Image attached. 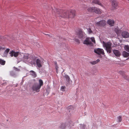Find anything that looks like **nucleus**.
Masks as SVG:
<instances>
[{"instance_id":"obj_1","label":"nucleus","mask_w":129,"mask_h":129,"mask_svg":"<svg viewBox=\"0 0 129 129\" xmlns=\"http://www.w3.org/2000/svg\"><path fill=\"white\" fill-rule=\"evenodd\" d=\"M56 11L58 16H60L62 18H73L75 15V11L74 10L66 11L57 9Z\"/></svg>"},{"instance_id":"obj_35","label":"nucleus","mask_w":129,"mask_h":129,"mask_svg":"<svg viewBox=\"0 0 129 129\" xmlns=\"http://www.w3.org/2000/svg\"><path fill=\"white\" fill-rule=\"evenodd\" d=\"M75 41L76 42H77L78 43H80L79 40H78V39H75Z\"/></svg>"},{"instance_id":"obj_27","label":"nucleus","mask_w":129,"mask_h":129,"mask_svg":"<svg viewBox=\"0 0 129 129\" xmlns=\"http://www.w3.org/2000/svg\"><path fill=\"white\" fill-rule=\"evenodd\" d=\"M117 121L118 122H121L122 120V116H119L117 117Z\"/></svg>"},{"instance_id":"obj_4","label":"nucleus","mask_w":129,"mask_h":129,"mask_svg":"<svg viewBox=\"0 0 129 129\" xmlns=\"http://www.w3.org/2000/svg\"><path fill=\"white\" fill-rule=\"evenodd\" d=\"M106 24V21L104 20H102L95 23V25L98 26L103 27L105 26Z\"/></svg>"},{"instance_id":"obj_18","label":"nucleus","mask_w":129,"mask_h":129,"mask_svg":"<svg viewBox=\"0 0 129 129\" xmlns=\"http://www.w3.org/2000/svg\"><path fill=\"white\" fill-rule=\"evenodd\" d=\"M122 55L124 57H127L129 56V53H128L125 51H123L122 53Z\"/></svg>"},{"instance_id":"obj_6","label":"nucleus","mask_w":129,"mask_h":129,"mask_svg":"<svg viewBox=\"0 0 129 129\" xmlns=\"http://www.w3.org/2000/svg\"><path fill=\"white\" fill-rule=\"evenodd\" d=\"M94 52L99 55H104L105 54L104 50L102 49L98 48L94 50Z\"/></svg>"},{"instance_id":"obj_9","label":"nucleus","mask_w":129,"mask_h":129,"mask_svg":"<svg viewBox=\"0 0 129 129\" xmlns=\"http://www.w3.org/2000/svg\"><path fill=\"white\" fill-rule=\"evenodd\" d=\"M5 51L3 53L2 52H0V54L3 57H6L7 55L9 52L10 49L9 48H7L6 50H5Z\"/></svg>"},{"instance_id":"obj_12","label":"nucleus","mask_w":129,"mask_h":129,"mask_svg":"<svg viewBox=\"0 0 129 129\" xmlns=\"http://www.w3.org/2000/svg\"><path fill=\"white\" fill-rule=\"evenodd\" d=\"M107 23L111 26H113L114 25L115 22L113 20L109 19L107 21Z\"/></svg>"},{"instance_id":"obj_10","label":"nucleus","mask_w":129,"mask_h":129,"mask_svg":"<svg viewBox=\"0 0 129 129\" xmlns=\"http://www.w3.org/2000/svg\"><path fill=\"white\" fill-rule=\"evenodd\" d=\"M9 54H10L11 57H13V56L15 57L17 56L20 54V52H15L14 51H12L9 52Z\"/></svg>"},{"instance_id":"obj_36","label":"nucleus","mask_w":129,"mask_h":129,"mask_svg":"<svg viewBox=\"0 0 129 129\" xmlns=\"http://www.w3.org/2000/svg\"><path fill=\"white\" fill-rule=\"evenodd\" d=\"M84 125V126H86V125Z\"/></svg>"},{"instance_id":"obj_20","label":"nucleus","mask_w":129,"mask_h":129,"mask_svg":"<svg viewBox=\"0 0 129 129\" xmlns=\"http://www.w3.org/2000/svg\"><path fill=\"white\" fill-rule=\"evenodd\" d=\"M119 72L120 74L122 75L123 77L124 78L126 79L127 80H128V79L127 78V77L125 75L124 73V72L122 71H120Z\"/></svg>"},{"instance_id":"obj_2","label":"nucleus","mask_w":129,"mask_h":129,"mask_svg":"<svg viewBox=\"0 0 129 129\" xmlns=\"http://www.w3.org/2000/svg\"><path fill=\"white\" fill-rule=\"evenodd\" d=\"M111 43L110 42L105 43L103 42V46L106 48L107 52L109 53H110L111 52Z\"/></svg>"},{"instance_id":"obj_19","label":"nucleus","mask_w":129,"mask_h":129,"mask_svg":"<svg viewBox=\"0 0 129 129\" xmlns=\"http://www.w3.org/2000/svg\"><path fill=\"white\" fill-rule=\"evenodd\" d=\"M92 2L94 4H97L100 6H102L101 3L99 1V0H93L92 1Z\"/></svg>"},{"instance_id":"obj_29","label":"nucleus","mask_w":129,"mask_h":129,"mask_svg":"<svg viewBox=\"0 0 129 129\" xmlns=\"http://www.w3.org/2000/svg\"><path fill=\"white\" fill-rule=\"evenodd\" d=\"M94 7H90L88 8L87 9L88 12H93L94 8Z\"/></svg>"},{"instance_id":"obj_34","label":"nucleus","mask_w":129,"mask_h":129,"mask_svg":"<svg viewBox=\"0 0 129 129\" xmlns=\"http://www.w3.org/2000/svg\"><path fill=\"white\" fill-rule=\"evenodd\" d=\"M66 88V87L65 86H62L61 87V90L63 91H64V89Z\"/></svg>"},{"instance_id":"obj_16","label":"nucleus","mask_w":129,"mask_h":129,"mask_svg":"<svg viewBox=\"0 0 129 129\" xmlns=\"http://www.w3.org/2000/svg\"><path fill=\"white\" fill-rule=\"evenodd\" d=\"M114 31L117 35H119L121 33V30L119 29L118 27L115 28Z\"/></svg>"},{"instance_id":"obj_25","label":"nucleus","mask_w":129,"mask_h":129,"mask_svg":"<svg viewBox=\"0 0 129 129\" xmlns=\"http://www.w3.org/2000/svg\"><path fill=\"white\" fill-rule=\"evenodd\" d=\"M29 55L27 54H24L23 58L26 60H27L28 58Z\"/></svg>"},{"instance_id":"obj_3","label":"nucleus","mask_w":129,"mask_h":129,"mask_svg":"<svg viewBox=\"0 0 129 129\" xmlns=\"http://www.w3.org/2000/svg\"><path fill=\"white\" fill-rule=\"evenodd\" d=\"M40 88L41 87L38 85V84L37 83L34 84L31 87V89L33 91L37 92H38L40 91Z\"/></svg>"},{"instance_id":"obj_17","label":"nucleus","mask_w":129,"mask_h":129,"mask_svg":"<svg viewBox=\"0 0 129 129\" xmlns=\"http://www.w3.org/2000/svg\"><path fill=\"white\" fill-rule=\"evenodd\" d=\"M30 72V74L32 75L34 78H35L37 76V74L36 72L33 71H31Z\"/></svg>"},{"instance_id":"obj_15","label":"nucleus","mask_w":129,"mask_h":129,"mask_svg":"<svg viewBox=\"0 0 129 129\" xmlns=\"http://www.w3.org/2000/svg\"><path fill=\"white\" fill-rule=\"evenodd\" d=\"M36 62L37 66L38 67L40 68L42 67V65L41 64V61L40 59H37Z\"/></svg>"},{"instance_id":"obj_7","label":"nucleus","mask_w":129,"mask_h":129,"mask_svg":"<svg viewBox=\"0 0 129 129\" xmlns=\"http://www.w3.org/2000/svg\"><path fill=\"white\" fill-rule=\"evenodd\" d=\"M83 43L84 44L87 45H89L91 46H93V45L91 41H90V38L88 37L86 38V39L83 42Z\"/></svg>"},{"instance_id":"obj_22","label":"nucleus","mask_w":129,"mask_h":129,"mask_svg":"<svg viewBox=\"0 0 129 129\" xmlns=\"http://www.w3.org/2000/svg\"><path fill=\"white\" fill-rule=\"evenodd\" d=\"M39 84H38V85L41 88V87L43 85V82L42 80L40 79L39 80Z\"/></svg>"},{"instance_id":"obj_38","label":"nucleus","mask_w":129,"mask_h":129,"mask_svg":"<svg viewBox=\"0 0 129 129\" xmlns=\"http://www.w3.org/2000/svg\"><path fill=\"white\" fill-rule=\"evenodd\" d=\"M72 107V106H70V107Z\"/></svg>"},{"instance_id":"obj_37","label":"nucleus","mask_w":129,"mask_h":129,"mask_svg":"<svg viewBox=\"0 0 129 129\" xmlns=\"http://www.w3.org/2000/svg\"><path fill=\"white\" fill-rule=\"evenodd\" d=\"M47 35H49V36H50V35H49V34H46Z\"/></svg>"},{"instance_id":"obj_23","label":"nucleus","mask_w":129,"mask_h":129,"mask_svg":"<svg viewBox=\"0 0 129 129\" xmlns=\"http://www.w3.org/2000/svg\"><path fill=\"white\" fill-rule=\"evenodd\" d=\"M54 64L55 68L56 69V73H58V68H59V67L58 66L57 63L56 62H55L54 63Z\"/></svg>"},{"instance_id":"obj_26","label":"nucleus","mask_w":129,"mask_h":129,"mask_svg":"<svg viewBox=\"0 0 129 129\" xmlns=\"http://www.w3.org/2000/svg\"><path fill=\"white\" fill-rule=\"evenodd\" d=\"M64 77L67 82H69L70 81V78L69 76L67 75H65Z\"/></svg>"},{"instance_id":"obj_31","label":"nucleus","mask_w":129,"mask_h":129,"mask_svg":"<svg viewBox=\"0 0 129 129\" xmlns=\"http://www.w3.org/2000/svg\"><path fill=\"white\" fill-rule=\"evenodd\" d=\"M90 41L91 40V41L93 42L95 44V41L94 37H91V38H90Z\"/></svg>"},{"instance_id":"obj_28","label":"nucleus","mask_w":129,"mask_h":129,"mask_svg":"<svg viewBox=\"0 0 129 129\" xmlns=\"http://www.w3.org/2000/svg\"><path fill=\"white\" fill-rule=\"evenodd\" d=\"M6 61H5L0 59V64L2 65H4Z\"/></svg>"},{"instance_id":"obj_30","label":"nucleus","mask_w":129,"mask_h":129,"mask_svg":"<svg viewBox=\"0 0 129 129\" xmlns=\"http://www.w3.org/2000/svg\"><path fill=\"white\" fill-rule=\"evenodd\" d=\"M66 126V125L64 123H62L60 127L61 129H64Z\"/></svg>"},{"instance_id":"obj_5","label":"nucleus","mask_w":129,"mask_h":129,"mask_svg":"<svg viewBox=\"0 0 129 129\" xmlns=\"http://www.w3.org/2000/svg\"><path fill=\"white\" fill-rule=\"evenodd\" d=\"M78 37L80 39H83L85 37V33L82 30L80 29L76 33Z\"/></svg>"},{"instance_id":"obj_32","label":"nucleus","mask_w":129,"mask_h":129,"mask_svg":"<svg viewBox=\"0 0 129 129\" xmlns=\"http://www.w3.org/2000/svg\"><path fill=\"white\" fill-rule=\"evenodd\" d=\"M6 49V48L5 47H3L2 46H0V52H2V51L5 50Z\"/></svg>"},{"instance_id":"obj_8","label":"nucleus","mask_w":129,"mask_h":129,"mask_svg":"<svg viewBox=\"0 0 129 129\" xmlns=\"http://www.w3.org/2000/svg\"><path fill=\"white\" fill-rule=\"evenodd\" d=\"M118 6V4L117 2L114 0H113L112 2L111 5V9L114 10L117 9Z\"/></svg>"},{"instance_id":"obj_33","label":"nucleus","mask_w":129,"mask_h":129,"mask_svg":"<svg viewBox=\"0 0 129 129\" xmlns=\"http://www.w3.org/2000/svg\"><path fill=\"white\" fill-rule=\"evenodd\" d=\"M88 31L89 34L92 33V31L91 30L90 28H89L87 29Z\"/></svg>"},{"instance_id":"obj_11","label":"nucleus","mask_w":129,"mask_h":129,"mask_svg":"<svg viewBox=\"0 0 129 129\" xmlns=\"http://www.w3.org/2000/svg\"><path fill=\"white\" fill-rule=\"evenodd\" d=\"M121 35L123 38H127L129 37V33L125 31H123Z\"/></svg>"},{"instance_id":"obj_21","label":"nucleus","mask_w":129,"mask_h":129,"mask_svg":"<svg viewBox=\"0 0 129 129\" xmlns=\"http://www.w3.org/2000/svg\"><path fill=\"white\" fill-rule=\"evenodd\" d=\"M100 61V60L99 59H97L95 61H93L92 62H90V63L92 65H94L96 63H98V62H99Z\"/></svg>"},{"instance_id":"obj_24","label":"nucleus","mask_w":129,"mask_h":129,"mask_svg":"<svg viewBox=\"0 0 129 129\" xmlns=\"http://www.w3.org/2000/svg\"><path fill=\"white\" fill-rule=\"evenodd\" d=\"M124 48L126 51L129 52V45H125L124 46Z\"/></svg>"},{"instance_id":"obj_14","label":"nucleus","mask_w":129,"mask_h":129,"mask_svg":"<svg viewBox=\"0 0 129 129\" xmlns=\"http://www.w3.org/2000/svg\"><path fill=\"white\" fill-rule=\"evenodd\" d=\"M94 8L93 12L98 14H100L101 13V11L99 9L97 8L96 7H94Z\"/></svg>"},{"instance_id":"obj_13","label":"nucleus","mask_w":129,"mask_h":129,"mask_svg":"<svg viewBox=\"0 0 129 129\" xmlns=\"http://www.w3.org/2000/svg\"><path fill=\"white\" fill-rule=\"evenodd\" d=\"M113 53L114 55L117 57H119L120 55V53L119 51L117 50H113Z\"/></svg>"}]
</instances>
